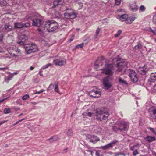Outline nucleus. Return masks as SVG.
I'll return each mask as SVG.
<instances>
[{"label": "nucleus", "instance_id": "nucleus-1", "mask_svg": "<svg viewBox=\"0 0 156 156\" xmlns=\"http://www.w3.org/2000/svg\"><path fill=\"white\" fill-rule=\"evenodd\" d=\"M94 69L96 70H101L102 73L109 75H112L113 73V65L108 59H105L103 57L96 61Z\"/></svg>", "mask_w": 156, "mask_h": 156}, {"label": "nucleus", "instance_id": "nucleus-2", "mask_svg": "<svg viewBox=\"0 0 156 156\" xmlns=\"http://www.w3.org/2000/svg\"><path fill=\"white\" fill-rule=\"evenodd\" d=\"M64 2L63 0H55L53 3V5L50 7L49 14H51L53 16H55V17L58 18L61 16V14L58 12L61 7V5Z\"/></svg>", "mask_w": 156, "mask_h": 156}, {"label": "nucleus", "instance_id": "nucleus-3", "mask_svg": "<svg viewBox=\"0 0 156 156\" xmlns=\"http://www.w3.org/2000/svg\"><path fill=\"white\" fill-rule=\"evenodd\" d=\"M113 62L115 63V61L117 62L120 61L117 63V70L119 72H121L122 73H124L126 71L128 63L125 60L122 59L119 57L115 58L112 59Z\"/></svg>", "mask_w": 156, "mask_h": 156}, {"label": "nucleus", "instance_id": "nucleus-4", "mask_svg": "<svg viewBox=\"0 0 156 156\" xmlns=\"http://www.w3.org/2000/svg\"><path fill=\"white\" fill-rule=\"evenodd\" d=\"M58 23L54 20H48L45 22L44 27L48 32H52L57 29Z\"/></svg>", "mask_w": 156, "mask_h": 156}, {"label": "nucleus", "instance_id": "nucleus-5", "mask_svg": "<svg viewBox=\"0 0 156 156\" xmlns=\"http://www.w3.org/2000/svg\"><path fill=\"white\" fill-rule=\"evenodd\" d=\"M129 126V123L127 122L117 121L115 125L113 127V129L115 131L119 130L121 131L126 130Z\"/></svg>", "mask_w": 156, "mask_h": 156}, {"label": "nucleus", "instance_id": "nucleus-6", "mask_svg": "<svg viewBox=\"0 0 156 156\" xmlns=\"http://www.w3.org/2000/svg\"><path fill=\"white\" fill-rule=\"evenodd\" d=\"M93 115L96 117V119H98L100 120L107 119L109 115L108 112L103 108L98 110L96 112V113L93 114Z\"/></svg>", "mask_w": 156, "mask_h": 156}, {"label": "nucleus", "instance_id": "nucleus-7", "mask_svg": "<svg viewBox=\"0 0 156 156\" xmlns=\"http://www.w3.org/2000/svg\"><path fill=\"white\" fill-rule=\"evenodd\" d=\"M8 52L11 55L15 57L16 58H21V53L20 50L15 45L12 44L7 48Z\"/></svg>", "mask_w": 156, "mask_h": 156}, {"label": "nucleus", "instance_id": "nucleus-8", "mask_svg": "<svg viewBox=\"0 0 156 156\" xmlns=\"http://www.w3.org/2000/svg\"><path fill=\"white\" fill-rule=\"evenodd\" d=\"M117 18L120 21H125L126 23L129 24L131 23L135 19V17L128 16L126 14L118 15L117 16Z\"/></svg>", "mask_w": 156, "mask_h": 156}, {"label": "nucleus", "instance_id": "nucleus-9", "mask_svg": "<svg viewBox=\"0 0 156 156\" xmlns=\"http://www.w3.org/2000/svg\"><path fill=\"white\" fill-rule=\"evenodd\" d=\"M24 48L27 54L36 52L38 50L37 45L34 43L26 44L24 46Z\"/></svg>", "mask_w": 156, "mask_h": 156}, {"label": "nucleus", "instance_id": "nucleus-10", "mask_svg": "<svg viewBox=\"0 0 156 156\" xmlns=\"http://www.w3.org/2000/svg\"><path fill=\"white\" fill-rule=\"evenodd\" d=\"M65 18L73 19L76 17V14L74 11L72 9L68 10V12L64 14Z\"/></svg>", "mask_w": 156, "mask_h": 156}, {"label": "nucleus", "instance_id": "nucleus-11", "mask_svg": "<svg viewBox=\"0 0 156 156\" xmlns=\"http://www.w3.org/2000/svg\"><path fill=\"white\" fill-rule=\"evenodd\" d=\"M103 85L104 88L105 89L108 90L110 88L112 85V83L108 78L106 77L103 80Z\"/></svg>", "mask_w": 156, "mask_h": 156}, {"label": "nucleus", "instance_id": "nucleus-12", "mask_svg": "<svg viewBox=\"0 0 156 156\" xmlns=\"http://www.w3.org/2000/svg\"><path fill=\"white\" fill-rule=\"evenodd\" d=\"M129 76L130 77L131 80L134 82L136 83L138 81V79L136 74L135 71L132 69H129Z\"/></svg>", "mask_w": 156, "mask_h": 156}, {"label": "nucleus", "instance_id": "nucleus-13", "mask_svg": "<svg viewBox=\"0 0 156 156\" xmlns=\"http://www.w3.org/2000/svg\"><path fill=\"white\" fill-rule=\"evenodd\" d=\"M30 24L29 22L23 23L17 22L14 23V27L15 28H21L23 27L27 28L30 26Z\"/></svg>", "mask_w": 156, "mask_h": 156}, {"label": "nucleus", "instance_id": "nucleus-14", "mask_svg": "<svg viewBox=\"0 0 156 156\" xmlns=\"http://www.w3.org/2000/svg\"><path fill=\"white\" fill-rule=\"evenodd\" d=\"M27 38V37L24 34H23L18 36L19 40L18 43L20 45H23L24 46L26 44L25 42Z\"/></svg>", "mask_w": 156, "mask_h": 156}, {"label": "nucleus", "instance_id": "nucleus-15", "mask_svg": "<svg viewBox=\"0 0 156 156\" xmlns=\"http://www.w3.org/2000/svg\"><path fill=\"white\" fill-rule=\"evenodd\" d=\"M53 63L57 66H61L66 64V59L64 58L62 59H56L53 61Z\"/></svg>", "mask_w": 156, "mask_h": 156}, {"label": "nucleus", "instance_id": "nucleus-16", "mask_svg": "<svg viewBox=\"0 0 156 156\" xmlns=\"http://www.w3.org/2000/svg\"><path fill=\"white\" fill-rule=\"evenodd\" d=\"M129 7L131 10L135 12L138 10V7L137 5V2L136 1L131 2L129 4Z\"/></svg>", "mask_w": 156, "mask_h": 156}, {"label": "nucleus", "instance_id": "nucleus-17", "mask_svg": "<svg viewBox=\"0 0 156 156\" xmlns=\"http://www.w3.org/2000/svg\"><path fill=\"white\" fill-rule=\"evenodd\" d=\"M87 138L90 139V141L94 143H95L97 142L99 140V138L93 135L88 134L87 135Z\"/></svg>", "mask_w": 156, "mask_h": 156}, {"label": "nucleus", "instance_id": "nucleus-18", "mask_svg": "<svg viewBox=\"0 0 156 156\" xmlns=\"http://www.w3.org/2000/svg\"><path fill=\"white\" fill-rule=\"evenodd\" d=\"M32 25L33 26H40L43 23V21L42 20L38 18L33 19Z\"/></svg>", "mask_w": 156, "mask_h": 156}, {"label": "nucleus", "instance_id": "nucleus-19", "mask_svg": "<svg viewBox=\"0 0 156 156\" xmlns=\"http://www.w3.org/2000/svg\"><path fill=\"white\" fill-rule=\"evenodd\" d=\"M89 94L91 97L98 98L100 96L101 93L100 90H93L90 92Z\"/></svg>", "mask_w": 156, "mask_h": 156}, {"label": "nucleus", "instance_id": "nucleus-20", "mask_svg": "<svg viewBox=\"0 0 156 156\" xmlns=\"http://www.w3.org/2000/svg\"><path fill=\"white\" fill-rule=\"evenodd\" d=\"M117 141L116 140L113 141L105 145L101 146V148L104 150L108 149L114 146Z\"/></svg>", "mask_w": 156, "mask_h": 156}, {"label": "nucleus", "instance_id": "nucleus-21", "mask_svg": "<svg viewBox=\"0 0 156 156\" xmlns=\"http://www.w3.org/2000/svg\"><path fill=\"white\" fill-rule=\"evenodd\" d=\"M145 67V66H144L140 67L138 68V71L139 73L144 75L146 73L147 69Z\"/></svg>", "mask_w": 156, "mask_h": 156}, {"label": "nucleus", "instance_id": "nucleus-22", "mask_svg": "<svg viewBox=\"0 0 156 156\" xmlns=\"http://www.w3.org/2000/svg\"><path fill=\"white\" fill-rule=\"evenodd\" d=\"M145 140L149 142H152L155 140V139L154 136H147L144 138Z\"/></svg>", "mask_w": 156, "mask_h": 156}, {"label": "nucleus", "instance_id": "nucleus-23", "mask_svg": "<svg viewBox=\"0 0 156 156\" xmlns=\"http://www.w3.org/2000/svg\"><path fill=\"white\" fill-rule=\"evenodd\" d=\"M12 29V26L9 24H7L5 25L4 29L6 31L9 32L11 31Z\"/></svg>", "mask_w": 156, "mask_h": 156}, {"label": "nucleus", "instance_id": "nucleus-24", "mask_svg": "<svg viewBox=\"0 0 156 156\" xmlns=\"http://www.w3.org/2000/svg\"><path fill=\"white\" fill-rule=\"evenodd\" d=\"M156 80V75L155 73H152L150 76L149 80L151 82H154Z\"/></svg>", "mask_w": 156, "mask_h": 156}, {"label": "nucleus", "instance_id": "nucleus-25", "mask_svg": "<svg viewBox=\"0 0 156 156\" xmlns=\"http://www.w3.org/2000/svg\"><path fill=\"white\" fill-rule=\"evenodd\" d=\"M13 76V74L12 73H9L7 77H6L5 79V81L7 83L11 80Z\"/></svg>", "mask_w": 156, "mask_h": 156}, {"label": "nucleus", "instance_id": "nucleus-26", "mask_svg": "<svg viewBox=\"0 0 156 156\" xmlns=\"http://www.w3.org/2000/svg\"><path fill=\"white\" fill-rule=\"evenodd\" d=\"M145 30L146 31H147L153 34L154 35H156V31H155L153 30H152L151 28L149 27L146 28L145 29Z\"/></svg>", "mask_w": 156, "mask_h": 156}, {"label": "nucleus", "instance_id": "nucleus-27", "mask_svg": "<svg viewBox=\"0 0 156 156\" xmlns=\"http://www.w3.org/2000/svg\"><path fill=\"white\" fill-rule=\"evenodd\" d=\"M118 82L121 84H127V82L125 81L123 79H122L121 77H119L118 79Z\"/></svg>", "mask_w": 156, "mask_h": 156}, {"label": "nucleus", "instance_id": "nucleus-28", "mask_svg": "<svg viewBox=\"0 0 156 156\" xmlns=\"http://www.w3.org/2000/svg\"><path fill=\"white\" fill-rule=\"evenodd\" d=\"M59 138L57 135L54 136L51 138L49 140L51 142H52L58 140Z\"/></svg>", "mask_w": 156, "mask_h": 156}, {"label": "nucleus", "instance_id": "nucleus-29", "mask_svg": "<svg viewBox=\"0 0 156 156\" xmlns=\"http://www.w3.org/2000/svg\"><path fill=\"white\" fill-rule=\"evenodd\" d=\"M146 8L144 5H141L139 8L140 12H143L146 10Z\"/></svg>", "mask_w": 156, "mask_h": 156}, {"label": "nucleus", "instance_id": "nucleus-30", "mask_svg": "<svg viewBox=\"0 0 156 156\" xmlns=\"http://www.w3.org/2000/svg\"><path fill=\"white\" fill-rule=\"evenodd\" d=\"M94 113H91L90 112H88V113H87V112H85V113H84L83 114V115H85V116H88L89 117H91V116H94V115H93V114H94ZM95 117H94V118H95V117L96 118V117L95 116Z\"/></svg>", "mask_w": 156, "mask_h": 156}, {"label": "nucleus", "instance_id": "nucleus-31", "mask_svg": "<svg viewBox=\"0 0 156 156\" xmlns=\"http://www.w3.org/2000/svg\"><path fill=\"white\" fill-rule=\"evenodd\" d=\"M54 86V91L58 93H59V91L58 90V83L56 84H55Z\"/></svg>", "mask_w": 156, "mask_h": 156}, {"label": "nucleus", "instance_id": "nucleus-32", "mask_svg": "<svg viewBox=\"0 0 156 156\" xmlns=\"http://www.w3.org/2000/svg\"><path fill=\"white\" fill-rule=\"evenodd\" d=\"M101 131V129L99 127H97L95 130V132L96 133H100Z\"/></svg>", "mask_w": 156, "mask_h": 156}, {"label": "nucleus", "instance_id": "nucleus-33", "mask_svg": "<svg viewBox=\"0 0 156 156\" xmlns=\"http://www.w3.org/2000/svg\"><path fill=\"white\" fill-rule=\"evenodd\" d=\"M149 112L150 114H152L154 115V117L155 118H156V109H154L152 111H150Z\"/></svg>", "mask_w": 156, "mask_h": 156}, {"label": "nucleus", "instance_id": "nucleus-34", "mask_svg": "<svg viewBox=\"0 0 156 156\" xmlns=\"http://www.w3.org/2000/svg\"><path fill=\"white\" fill-rule=\"evenodd\" d=\"M67 136H71L73 135V132L71 129H69L68 130L67 133Z\"/></svg>", "mask_w": 156, "mask_h": 156}, {"label": "nucleus", "instance_id": "nucleus-35", "mask_svg": "<svg viewBox=\"0 0 156 156\" xmlns=\"http://www.w3.org/2000/svg\"><path fill=\"white\" fill-rule=\"evenodd\" d=\"M148 129L154 134L155 135H156V129L151 127H149Z\"/></svg>", "mask_w": 156, "mask_h": 156}, {"label": "nucleus", "instance_id": "nucleus-36", "mask_svg": "<svg viewBox=\"0 0 156 156\" xmlns=\"http://www.w3.org/2000/svg\"><path fill=\"white\" fill-rule=\"evenodd\" d=\"M101 30V29L98 28L96 31V34L94 36V37L95 38H97V37L98 36V34H99Z\"/></svg>", "mask_w": 156, "mask_h": 156}, {"label": "nucleus", "instance_id": "nucleus-37", "mask_svg": "<svg viewBox=\"0 0 156 156\" xmlns=\"http://www.w3.org/2000/svg\"><path fill=\"white\" fill-rule=\"evenodd\" d=\"M140 145L138 144H136L133 146V147H130V149L131 150H134L135 149V147H139Z\"/></svg>", "mask_w": 156, "mask_h": 156}, {"label": "nucleus", "instance_id": "nucleus-38", "mask_svg": "<svg viewBox=\"0 0 156 156\" xmlns=\"http://www.w3.org/2000/svg\"><path fill=\"white\" fill-rule=\"evenodd\" d=\"M11 112L10 109L9 108H6L4 109V112L5 114L10 113Z\"/></svg>", "mask_w": 156, "mask_h": 156}, {"label": "nucleus", "instance_id": "nucleus-39", "mask_svg": "<svg viewBox=\"0 0 156 156\" xmlns=\"http://www.w3.org/2000/svg\"><path fill=\"white\" fill-rule=\"evenodd\" d=\"M51 65V64L48 63L46 64V65L44 66L41 69H42L43 70H44L45 69L48 68L49 66Z\"/></svg>", "mask_w": 156, "mask_h": 156}, {"label": "nucleus", "instance_id": "nucleus-40", "mask_svg": "<svg viewBox=\"0 0 156 156\" xmlns=\"http://www.w3.org/2000/svg\"><path fill=\"white\" fill-rule=\"evenodd\" d=\"M122 31L121 30H119L117 33L115 34V37H117L119 36L122 33Z\"/></svg>", "mask_w": 156, "mask_h": 156}, {"label": "nucleus", "instance_id": "nucleus-41", "mask_svg": "<svg viewBox=\"0 0 156 156\" xmlns=\"http://www.w3.org/2000/svg\"><path fill=\"white\" fill-rule=\"evenodd\" d=\"M83 44L81 43L77 45L76 46V48H81L83 47Z\"/></svg>", "mask_w": 156, "mask_h": 156}, {"label": "nucleus", "instance_id": "nucleus-42", "mask_svg": "<svg viewBox=\"0 0 156 156\" xmlns=\"http://www.w3.org/2000/svg\"><path fill=\"white\" fill-rule=\"evenodd\" d=\"M29 97L28 94H26L22 98V99L23 100H26Z\"/></svg>", "mask_w": 156, "mask_h": 156}, {"label": "nucleus", "instance_id": "nucleus-43", "mask_svg": "<svg viewBox=\"0 0 156 156\" xmlns=\"http://www.w3.org/2000/svg\"><path fill=\"white\" fill-rule=\"evenodd\" d=\"M153 22L154 24H156V13L153 16Z\"/></svg>", "mask_w": 156, "mask_h": 156}, {"label": "nucleus", "instance_id": "nucleus-44", "mask_svg": "<svg viewBox=\"0 0 156 156\" xmlns=\"http://www.w3.org/2000/svg\"><path fill=\"white\" fill-rule=\"evenodd\" d=\"M134 48L136 49L141 48V44H138L137 45L135 46Z\"/></svg>", "mask_w": 156, "mask_h": 156}, {"label": "nucleus", "instance_id": "nucleus-45", "mask_svg": "<svg viewBox=\"0 0 156 156\" xmlns=\"http://www.w3.org/2000/svg\"><path fill=\"white\" fill-rule=\"evenodd\" d=\"M133 151H134L133 152V154L135 156V155H136L139 154L138 151L136 149H134V150H133Z\"/></svg>", "mask_w": 156, "mask_h": 156}, {"label": "nucleus", "instance_id": "nucleus-46", "mask_svg": "<svg viewBox=\"0 0 156 156\" xmlns=\"http://www.w3.org/2000/svg\"><path fill=\"white\" fill-rule=\"evenodd\" d=\"M45 91L43 89H41L40 91L36 92L34 93V94H40L41 93Z\"/></svg>", "mask_w": 156, "mask_h": 156}, {"label": "nucleus", "instance_id": "nucleus-47", "mask_svg": "<svg viewBox=\"0 0 156 156\" xmlns=\"http://www.w3.org/2000/svg\"><path fill=\"white\" fill-rule=\"evenodd\" d=\"M115 4L117 5H119L121 2V0H115Z\"/></svg>", "mask_w": 156, "mask_h": 156}, {"label": "nucleus", "instance_id": "nucleus-48", "mask_svg": "<svg viewBox=\"0 0 156 156\" xmlns=\"http://www.w3.org/2000/svg\"><path fill=\"white\" fill-rule=\"evenodd\" d=\"M119 154L118 153H112L111 154L112 156H117Z\"/></svg>", "mask_w": 156, "mask_h": 156}, {"label": "nucleus", "instance_id": "nucleus-49", "mask_svg": "<svg viewBox=\"0 0 156 156\" xmlns=\"http://www.w3.org/2000/svg\"><path fill=\"white\" fill-rule=\"evenodd\" d=\"M3 57L4 58H5V59L6 58H9L10 59L11 58V57L8 55H5L3 56Z\"/></svg>", "mask_w": 156, "mask_h": 156}, {"label": "nucleus", "instance_id": "nucleus-50", "mask_svg": "<svg viewBox=\"0 0 156 156\" xmlns=\"http://www.w3.org/2000/svg\"><path fill=\"white\" fill-rule=\"evenodd\" d=\"M42 69H41L40 70V71H39V74L41 76H43V75L42 74Z\"/></svg>", "mask_w": 156, "mask_h": 156}, {"label": "nucleus", "instance_id": "nucleus-51", "mask_svg": "<svg viewBox=\"0 0 156 156\" xmlns=\"http://www.w3.org/2000/svg\"><path fill=\"white\" fill-rule=\"evenodd\" d=\"M51 86H52V87H54L53 85L52 84V83H51L50 85H49L48 88L47 89V90H50L51 89Z\"/></svg>", "mask_w": 156, "mask_h": 156}, {"label": "nucleus", "instance_id": "nucleus-52", "mask_svg": "<svg viewBox=\"0 0 156 156\" xmlns=\"http://www.w3.org/2000/svg\"><path fill=\"white\" fill-rule=\"evenodd\" d=\"M74 35H73L72 36L71 38L69 40V41L70 42L71 41H72L74 39Z\"/></svg>", "mask_w": 156, "mask_h": 156}, {"label": "nucleus", "instance_id": "nucleus-53", "mask_svg": "<svg viewBox=\"0 0 156 156\" xmlns=\"http://www.w3.org/2000/svg\"><path fill=\"white\" fill-rule=\"evenodd\" d=\"M8 69L7 67H4V68H0V70L4 71L5 69Z\"/></svg>", "mask_w": 156, "mask_h": 156}, {"label": "nucleus", "instance_id": "nucleus-54", "mask_svg": "<svg viewBox=\"0 0 156 156\" xmlns=\"http://www.w3.org/2000/svg\"><path fill=\"white\" fill-rule=\"evenodd\" d=\"M96 155L97 156H100V153L99 151H96L95 153Z\"/></svg>", "mask_w": 156, "mask_h": 156}, {"label": "nucleus", "instance_id": "nucleus-55", "mask_svg": "<svg viewBox=\"0 0 156 156\" xmlns=\"http://www.w3.org/2000/svg\"><path fill=\"white\" fill-rule=\"evenodd\" d=\"M7 121V120H4V121H1V122H0V125L4 124V123H5V122H6Z\"/></svg>", "mask_w": 156, "mask_h": 156}, {"label": "nucleus", "instance_id": "nucleus-56", "mask_svg": "<svg viewBox=\"0 0 156 156\" xmlns=\"http://www.w3.org/2000/svg\"><path fill=\"white\" fill-rule=\"evenodd\" d=\"M87 152H89L90 153V154L92 156H93V152L92 151L90 150H87Z\"/></svg>", "mask_w": 156, "mask_h": 156}, {"label": "nucleus", "instance_id": "nucleus-57", "mask_svg": "<svg viewBox=\"0 0 156 156\" xmlns=\"http://www.w3.org/2000/svg\"><path fill=\"white\" fill-rule=\"evenodd\" d=\"M2 34L0 32V41L2 39Z\"/></svg>", "mask_w": 156, "mask_h": 156}, {"label": "nucleus", "instance_id": "nucleus-58", "mask_svg": "<svg viewBox=\"0 0 156 156\" xmlns=\"http://www.w3.org/2000/svg\"><path fill=\"white\" fill-rule=\"evenodd\" d=\"M118 12H121L122 11H124V10L122 9H119L118 10Z\"/></svg>", "mask_w": 156, "mask_h": 156}, {"label": "nucleus", "instance_id": "nucleus-59", "mask_svg": "<svg viewBox=\"0 0 156 156\" xmlns=\"http://www.w3.org/2000/svg\"><path fill=\"white\" fill-rule=\"evenodd\" d=\"M7 98H5L2 99L1 100H0V103L2 102H3L4 100H5Z\"/></svg>", "mask_w": 156, "mask_h": 156}, {"label": "nucleus", "instance_id": "nucleus-60", "mask_svg": "<svg viewBox=\"0 0 156 156\" xmlns=\"http://www.w3.org/2000/svg\"><path fill=\"white\" fill-rule=\"evenodd\" d=\"M24 119H21V120H19V121H18L17 122H18V123H19L20 122H21L22 121L24 120Z\"/></svg>", "mask_w": 156, "mask_h": 156}, {"label": "nucleus", "instance_id": "nucleus-61", "mask_svg": "<svg viewBox=\"0 0 156 156\" xmlns=\"http://www.w3.org/2000/svg\"><path fill=\"white\" fill-rule=\"evenodd\" d=\"M119 115H121L122 116V113L121 112H119Z\"/></svg>", "mask_w": 156, "mask_h": 156}, {"label": "nucleus", "instance_id": "nucleus-62", "mask_svg": "<svg viewBox=\"0 0 156 156\" xmlns=\"http://www.w3.org/2000/svg\"><path fill=\"white\" fill-rule=\"evenodd\" d=\"M34 68L33 67H30V69L31 70H32L34 69Z\"/></svg>", "mask_w": 156, "mask_h": 156}, {"label": "nucleus", "instance_id": "nucleus-63", "mask_svg": "<svg viewBox=\"0 0 156 156\" xmlns=\"http://www.w3.org/2000/svg\"><path fill=\"white\" fill-rule=\"evenodd\" d=\"M31 16H29L28 17V18H27V20H28V19H30V18H31Z\"/></svg>", "mask_w": 156, "mask_h": 156}, {"label": "nucleus", "instance_id": "nucleus-64", "mask_svg": "<svg viewBox=\"0 0 156 156\" xmlns=\"http://www.w3.org/2000/svg\"><path fill=\"white\" fill-rule=\"evenodd\" d=\"M154 89H156V84L154 85Z\"/></svg>", "mask_w": 156, "mask_h": 156}]
</instances>
